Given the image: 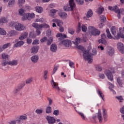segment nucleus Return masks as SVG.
I'll list each match as a JSON object with an SVG mask.
<instances>
[{"instance_id": "1", "label": "nucleus", "mask_w": 124, "mask_h": 124, "mask_svg": "<svg viewBox=\"0 0 124 124\" xmlns=\"http://www.w3.org/2000/svg\"><path fill=\"white\" fill-rule=\"evenodd\" d=\"M77 48L81 50L83 53V58L85 61H88V62H93V56H95L96 54V50L95 49H93V54L90 53L89 50H85V48L82 46H78Z\"/></svg>"}, {"instance_id": "2", "label": "nucleus", "mask_w": 124, "mask_h": 124, "mask_svg": "<svg viewBox=\"0 0 124 124\" xmlns=\"http://www.w3.org/2000/svg\"><path fill=\"white\" fill-rule=\"evenodd\" d=\"M32 26L33 28H35V29H37L36 32L37 35H39V34L41 33V32L40 31H42L43 29H48L49 28V25H48V24H43L39 25L37 23H33L32 24Z\"/></svg>"}, {"instance_id": "3", "label": "nucleus", "mask_w": 124, "mask_h": 124, "mask_svg": "<svg viewBox=\"0 0 124 124\" xmlns=\"http://www.w3.org/2000/svg\"><path fill=\"white\" fill-rule=\"evenodd\" d=\"M10 27H14L16 31H24L26 29V26L24 25V24L17 22H12L10 23Z\"/></svg>"}, {"instance_id": "4", "label": "nucleus", "mask_w": 124, "mask_h": 124, "mask_svg": "<svg viewBox=\"0 0 124 124\" xmlns=\"http://www.w3.org/2000/svg\"><path fill=\"white\" fill-rule=\"evenodd\" d=\"M108 9L111 10V11H115V13H117V17H118L119 19H121V14H123L124 10L123 8L119 9V7L117 6H115L114 7H108Z\"/></svg>"}, {"instance_id": "5", "label": "nucleus", "mask_w": 124, "mask_h": 124, "mask_svg": "<svg viewBox=\"0 0 124 124\" xmlns=\"http://www.w3.org/2000/svg\"><path fill=\"white\" fill-rule=\"evenodd\" d=\"M7 64L8 65H11V66H16V65H18V60H13L9 62L5 60L2 61L1 65L2 66H6Z\"/></svg>"}, {"instance_id": "6", "label": "nucleus", "mask_w": 124, "mask_h": 124, "mask_svg": "<svg viewBox=\"0 0 124 124\" xmlns=\"http://www.w3.org/2000/svg\"><path fill=\"white\" fill-rule=\"evenodd\" d=\"M70 7L68 6H65L63 7V10L65 11H70L73 10L75 7V3H74V0H69Z\"/></svg>"}, {"instance_id": "7", "label": "nucleus", "mask_w": 124, "mask_h": 124, "mask_svg": "<svg viewBox=\"0 0 124 124\" xmlns=\"http://www.w3.org/2000/svg\"><path fill=\"white\" fill-rule=\"evenodd\" d=\"M35 17V15L33 13L25 14L22 17V21H26V20H31Z\"/></svg>"}, {"instance_id": "8", "label": "nucleus", "mask_w": 124, "mask_h": 124, "mask_svg": "<svg viewBox=\"0 0 124 124\" xmlns=\"http://www.w3.org/2000/svg\"><path fill=\"white\" fill-rule=\"evenodd\" d=\"M112 72H114V71H111L109 70H107L105 72V74L106 75L107 77H108V80H110V81H113V80H114Z\"/></svg>"}, {"instance_id": "9", "label": "nucleus", "mask_w": 124, "mask_h": 124, "mask_svg": "<svg viewBox=\"0 0 124 124\" xmlns=\"http://www.w3.org/2000/svg\"><path fill=\"white\" fill-rule=\"evenodd\" d=\"M106 35L105 33H103L101 35V39H99L98 41L99 43H102V44H104V45H106L107 44V42H106Z\"/></svg>"}, {"instance_id": "10", "label": "nucleus", "mask_w": 124, "mask_h": 124, "mask_svg": "<svg viewBox=\"0 0 124 124\" xmlns=\"http://www.w3.org/2000/svg\"><path fill=\"white\" fill-rule=\"evenodd\" d=\"M117 48L122 54H124V46L123 43L121 42L118 43Z\"/></svg>"}, {"instance_id": "11", "label": "nucleus", "mask_w": 124, "mask_h": 124, "mask_svg": "<svg viewBox=\"0 0 124 124\" xmlns=\"http://www.w3.org/2000/svg\"><path fill=\"white\" fill-rule=\"evenodd\" d=\"M46 119L49 124H53L56 123V119H55V118L53 117L47 116L46 118Z\"/></svg>"}, {"instance_id": "12", "label": "nucleus", "mask_w": 124, "mask_h": 124, "mask_svg": "<svg viewBox=\"0 0 124 124\" xmlns=\"http://www.w3.org/2000/svg\"><path fill=\"white\" fill-rule=\"evenodd\" d=\"M51 85L53 89L57 90L58 92H60V87H59V84L54 81V80L51 81Z\"/></svg>"}, {"instance_id": "13", "label": "nucleus", "mask_w": 124, "mask_h": 124, "mask_svg": "<svg viewBox=\"0 0 124 124\" xmlns=\"http://www.w3.org/2000/svg\"><path fill=\"white\" fill-rule=\"evenodd\" d=\"M91 34H92V35H99V34H100V31L99 30L95 28H92V30L91 31Z\"/></svg>"}, {"instance_id": "14", "label": "nucleus", "mask_w": 124, "mask_h": 124, "mask_svg": "<svg viewBox=\"0 0 124 124\" xmlns=\"http://www.w3.org/2000/svg\"><path fill=\"white\" fill-rule=\"evenodd\" d=\"M62 44L67 48L71 47V42L69 40H66L62 42Z\"/></svg>"}, {"instance_id": "15", "label": "nucleus", "mask_w": 124, "mask_h": 124, "mask_svg": "<svg viewBox=\"0 0 124 124\" xmlns=\"http://www.w3.org/2000/svg\"><path fill=\"white\" fill-rule=\"evenodd\" d=\"M97 118L99 121V123H102V121H103V118L102 117V114H101V111L100 109L98 110Z\"/></svg>"}, {"instance_id": "16", "label": "nucleus", "mask_w": 124, "mask_h": 124, "mask_svg": "<svg viewBox=\"0 0 124 124\" xmlns=\"http://www.w3.org/2000/svg\"><path fill=\"white\" fill-rule=\"evenodd\" d=\"M52 22H54V23H56L58 27H62V26L63 25V22H62V21L60 19H53Z\"/></svg>"}, {"instance_id": "17", "label": "nucleus", "mask_w": 124, "mask_h": 124, "mask_svg": "<svg viewBox=\"0 0 124 124\" xmlns=\"http://www.w3.org/2000/svg\"><path fill=\"white\" fill-rule=\"evenodd\" d=\"M107 52L109 56H112V55L114 54L115 51L114 50V48H113V47H112L111 46H108Z\"/></svg>"}, {"instance_id": "18", "label": "nucleus", "mask_w": 124, "mask_h": 124, "mask_svg": "<svg viewBox=\"0 0 124 124\" xmlns=\"http://www.w3.org/2000/svg\"><path fill=\"white\" fill-rule=\"evenodd\" d=\"M28 35H29V33L27 32H23L21 33L20 37H19V39L20 40H23V39L27 38V37H28Z\"/></svg>"}, {"instance_id": "19", "label": "nucleus", "mask_w": 124, "mask_h": 124, "mask_svg": "<svg viewBox=\"0 0 124 124\" xmlns=\"http://www.w3.org/2000/svg\"><path fill=\"white\" fill-rule=\"evenodd\" d=\"M38 56L37 55H34L31 57V61L32 62H33L34 63H35L38 62Z\"/></svg>"}, {"instance_id": "20", "label": "nucleus", "mask_w": 124, "mask_h": 124, "mask_svg": "<svg viewBox=\"0 0 124 124\" xmlns=\"http://www.w3.org/2000/svg\"><path fill=\"white\" fill-rule=\"evenodd\" d=\"M66 35L65 34H62L61 33H58L56 35V37H60L59 40H62L63 38H66Z\"/></svg>"}, {"instance_id": "21", "label": "nucleus", "mask_w": 124, "mask_h": 124, "mask_svg": "<svg viewBox=\"0 0 124 124\" xmlns=\"http://www.w3.org/2000/svg\"><path fill=\"white\" fill-rule=\"evenodd\" d=\"M39 49V46H34L31 48V52L33 54H36L38 52V49Z\"/></svg>"}, {"instance_id": "22", "label": "nucleus", "mask_w": 124, "mask_h": 124, "mask_svg": "<svg viewBox=\"0 0 124 124\" xmlns=\"http://www.w3.org/2000/svg\"><path fill=\"white\" fill-rule=\"evenodd\" d=\"M59 16L62 19H66L67 18V14L65 12H61L59 13Z\"/></svg>"}, {"instance_id": "23", "label": "nucleus", "mask_w": 124, "mask_h": 124, "mask_svg": "<svg viewBox=\"0 0 124 124\" xmlns=\"http://www.w3.org/2000/svg\"><path fill=\"white\" fill-rule=\"evenodd\" d=\"M111 31L112 33V34L113 35H114V36H117V34L118 35V34L117 33V32L118 31V30H117V29H116V27L115 26H113L111 29Z\"/></svg>"}, {"instance_id": "24", "label": "nucleus", "mask_w": 124, "mask_h": 124, "mask_svg": "<svg viewBox=\"0 0 124 124\" xmlns=\"http://www.w3.org/2000/svg\"><path fill=\"white\" fill-rule=\"evenodd\" d=\"M25 86H26V83L25 82H22L18 84L16 87V88H17L18 90L21 91Z\"/></svg>"}, {"instance_id": "25", "label": "nucleus", "mask_w": 124, "mask_h": 124, "mask_svg": "<svg viewBox=\"0 0 124 124\" xmlns=\"http://www.w3.org/2000/svg\"><path fill=\"white\" fill-rule=\"evenodd\" d=\"M58 49V47L56 46V44H53L50 46V51L51 52H56Z\"/></svg>"}, {"instance_id": "26", "label": "nucleus", "mask_w": 124, "mask_h": 124, "mask_svg": "<svg viewBox=\"0 0 124 124\" xmlns=\"http://www.w3.org/2000/svg\"><path fill=\"white\" fill-rule=\"evenodd\" d=\"M97 93L100 97H101L103 100H104V95L102 93V91H101L100 89H97Z\"/></svg>"}, {"instance_id": "27", "label": "nucleus", "mask_w": 124, "mask_h": 124, "mask_svg": "<svg viewBox=\"0 0 124 124\" xmlns=\"http://www.w3.org/2000/svg\"><path fill=\"white\" fill-rule=\"evenodd\" d=\"M24 45V41H19L18 42L16 43L14 45V47H21L22 45Z\"/></svg>"}, {"instance_id": "28", "label": "nucleus", "mask_w": 124, "mask_h": 124, "mask_svg": "<svg viewBox=\"0 0 124 124\" xmlns=\"http://www.w3.org/2000/svg\"><path fill=\"white\" fill-rule=\"evenodd\" d=\"M1 57L2 59L4 60L3 61H8V59L9 58V55L5 53L2 54Z\"/></svg>"}, {"instance_id": "29", "label": "nucleus", "mask_w": 124, "mask_h": 124, "mask_svg": "<svg viewBox=\"0 0 124 124\" xmlns=\"http://www.w3.org/2000/svg\"><path fill=\"white\" fill-rule=\"evenodd\" d=\"M15 4V0H10L8 4L9 7H12Z\"/></svg>"}, {"instance_id": "30", "label": "nucleus", "mask_w": 124, "mask_h": 124, "mask_svg": "<svg viewBox=\"0 0 124 124\" xmlns=\"http://www.w3.org/2000/svg\"><path fill=\"white\" fill-rule=\"evenodd\" d=\"M4 23H7V19L4 17H1L0 18V24H3Z\"/></svg>"}, {"instance_id": "31", "label": "nucleus", "mask_w": 124, "mask_h": 124, "mask_svg": "<svg viewBox=\"0 0 124 124\" xmlns=\"http://www.w3.org/2000/svg\"><path fill=\"white\" fill-rule=\"evenodd\" d=\"M103 11H104V8L102 7H99L97 10V13L98 14H102Z\"/></svg>"}, {"instance_id": "32", "label": "nucleus", "mask_w": 124, "mask_h": 124, "mask_svg": "<svg viewBox=\"0 0 124 124\" xmlns=\"http://www.w3.org/2000/svg\"><path fill=\"white\" fill-rule=\"evenodd\" d=\"M93 16V11L90 9L86 15L87 18H91Z\"/></svg>"}, {"instance_id": "33", "label": "nucleus", "mask_w": 124, "mask_h": 124, "mask_svg": "<svg viewBox=\"0 0 124 124\" xmlns=\"http://www.w3.org/2000/svg\"><path fill=\"white\" fill-rule=\"evenodd\" d=\"M33 81V78H29L26 80V84H31Z\"/></svg>"}, {"instance_id": "34", "label": "nucleus", "mask_w": 124, "mask_h": 124, "mask_svg": "<svg viewBox=\"0 0 124 124\" xmlns=\"http://www.w3.org/2000/svg\"><path fill=\"white\" fill-rule=\"evenodd\" d=\"M81 39L80 38H77L76 39V41L74 43V44L75 45H77V48L78 47V46H78V45L79 44V43H80V42H81Z\"/></svg>"}, {"instance_id": "35", "label": "nucleus", "mask_w": 124, "mask_h": 124, "mask_svg": "<svg viewBox=\"0 0 124 124\" xmlns=\"http://www.w3.org/2000/svg\"><path fill=\"white\" fill-rule=\"evenodd\" d=\"M103 115L105 121H106V118H107V111L105 108L103 109Z\"/></svg>"}, {"instance_id": "36", "label": "nucleus", "mask_w": 124, "mask_h": 124, "mask_svg": "<svg viewBox=\"0 0 124 124\" xmlns=\"http://www.w3.org/2000/svg\"><path fill=\"white\" fill-rule=\"evenodd\" d=\"M107 35L108 38L109 39H112L113 38V37H112V35H111V33H110V31L109 29H107L106 30Z\"/></svg>"}, {"instance_id": "37", "label": "nucleus", "mask_w": 124, "mask_h": 124, "mask_svg": "<svg viewBox=\"0 0 124 124\" xmlns=\"http://www.w3.org/2000/svg\"><path fill=\"white\" fill-rule=\"evenodd\" d=\"M35 9L36 11L38 13H42V12H43V9L42 8V7L39 6L35 7Z\"/></svg>"}, {"instance_id": "38", "label": "nucleus", "mask_w": 124, "mask_h": 124, "mask_svg": "<svg viewBox=\"0 0 124 124\" xmlns=\"http://www.w3.org/2000/svg\"><path fill=\"white\" fill-rule=\"evenodd\" d=\"M68 32L70 34H74L75 32V30L72 28H69L68 30Z\"/></svg>"}, {"instance_id": "39", "label": "nucleus", "mask_w": 124, "mask_h": 124, "mask_svg": "<svg viewBox=\"0 0 124 124\" xmlns=\"http://www.w3.org/2000/svg\"><path fill=\"white\" fill-rule=\"evenodd\" d=\"M15 33H16V31L12 30L9 31L8 35L9 36H13L15 35Z\"/></svg>"}, {"instance_id": "40", "label": "nucleus", "mask_w": 124, "mask_h": 124, "mask_svg": "<svg viewBox=\"0 0 124 124\" xmlns=\"http://www.w3.org/2000/svg\"><path fill=\"white\" fill-rule=\"evenodd\" d=\"M0 34L1 35H6V31L3 28H0Z\"/></svg>"}, {"instance_id": "41", "label": "nucleus", "mask_w": 124, "mask_h": 124, "mask_svg": "<svg viewBox=\"0 0 124 124\" xmlns=\"http://www.w3.org/2000/svg\"><path fill=\"white\" fill-rule=\"evenodd\" d=\"M18 11H19V14L21 16H24V15H25V10H24V9L23 8L19 9L18 10Z\"/></svg>"}, {"instance_id": "42", "label": "nucleus", "mask_w": 124, "mask_h": 124, "mask_svg": "<svg viewBox=\"0 0 124 124\" xmlns=\"http://www.w3.org/2000/svg\"><path fill=\"white\" fill-rule=\"evenodd\" d=\"M53 41H54V38L51 37L50 38V39L47 40V45H51V44H52L53 43Z\"/></svg>"}, {"instance_id": "43", "label": "nucleus", "mask_w": 124, "mask_h": 124, "mask_svg": "<svg viewBox=\"0 0 124 124\" xmlns=\"http://www.w3.org/2000/svg\"><path fill=\"white\" fill-rule=\"evenodd\" d=\"M81 31V23H78V26L77 28V33H79Z\"/></svg>"}, {"instance_id": "44", "label": "nucleus", "mask_w": 124, "mask_h": 124, "mask_svg": "<svg viewBox=\"0 0 124 124\" xmlns=\"http://www.w3.org/2000/svg\"><path fill=\"white\" fill-rule=\"evenodd\" d=\"M77 3L79 4V5H82L84 4V0H76Z\"/></svg>"}, {"instance_id": "45", "label": "nucleus", "mask_w": 124, "mask_h": 124, "mask_svg": "<svg viewBox=\"0 0 124 124\" xmlns=\"http://www.w3.org/2000/svg\"><path fill=\"white\" fill-rule=\"evenodd\" d=\"M10 46V43H9L4 45L2 47V48H3V50H4V49H6L7 48H8V47Z\"/></svg>"}, {"instance_id": "46", "label": "nucleus", "mask_w": 124, "mask_h": 124, "mask_svg": "<svg viewBox=\"0 0 124 124\" xmlns=\"http://www.w3.org/2000/svg\"><path fill=\"white\" fill-rule=\"evenodd\" d=\"M25 3V0H18V5L19 7H22V5Z\"/></svg>"}, {"instance_id": "47", "label": "nucleus", "mask_w": 124, "mask_h": 124, "mask_svg": "<svg viewBox=\"0 0 124 124\" xmlns=\"http://www.w3.org/2000/svg\"><path fill=\"white\" fill-rule=\"evenodd\" d=\"M100 17V20L101 22H103V23H105L106 22V17H105L104 16H101Z\"/></svg>"}, {"instance_id": "48", "label": "nucleus", "mask_w": 124, "mask_h": 124, "mask_svg": "<svg viewBox=\"0 0 124 124\" xmlns=\"http://www.w3.org/2000/svg\"><path fill=\"white\" fill-rule=\"evenodd\" d=\"M51 112H52V109H51V107H48L46 109V113L47 114H49L50 113H51Z\"/></svg>"}, {"instance_id": "49", "label": "nucleus", "mask_w": 124, "mask_h": 124, "mask_svg": "<svg viewBox=\"0 0 124 124\" xmlns=\"http://www.w3.org/2000/svg\"><path fill=\"white\" fill-rule=\"evenodd\" d=\"M116 98L120 101V102H123L124 101V98L122 96H119L116 97Z\"/></svg>"}, {"instance_id": "50", "label": "nucleus", "mask_w": 124, "mask_h": 124, "mask_svg": "<svg viewBox=\"0 0 124 124\" xmlns=\"http://www.w3.org/2000/svg\"><path fill=\"white\" fill-rule=\"evenodd\" d=\"M78 114L80 117H81L82 120L84 121L86 120V117H85V115H84V113L82 112H78Z\"/></svg>"}, {"instance_id": "51", "label": "nucleus", "mask_w": 124, "mask_h": 124, "mask_svg": "<svg viewBox=\"0 0 124 124\" xmlns=\"http://www.w3.org/2000/svg\"><path fill=\"white\" fill-rule=\"evenodd\" d=\"M19 119L20 121H26L27 120V116L22 115L20 116Z\"/></svg>"}, {"instance_id": "52", "label": "nucleus", "mask_w": 124, "mask_h": 124, "mask_svg": "<svg viewBox=\"0 0 124 124\" xmlns=\"http://www.w3.org/2000/svg\"><path fill=\"white\" fill-rule=\"evenodd\" d=\"M81 30L82 31H84V32L87 31V27H86V26L85 25H82L81 26Z\"/></svg>"}, {"instance_id": "53", "label": "nucleus", "mask_w": 124, "mask_h": 124, "mask_svg": "<svg viewBox=\"0 0 124 124\" xmlns=\"http://www.w3.org/2000/svg\"><path fill=\"white\" fill-rule=\"evenodd\" d=\"M60 114V111L59 110H55L53 112V115H55V116H59V114Z\"/></svg>"}, {"instance_id": "54", "label": "nucleus", "mask_w": 124, "mask_h": 124, "mask_svg": "<svg viewBox=\"0 0 124 124\" xmlns=\"http://www.w3.org/2000/svg\"><path fill=\"white\" fill-rule=\"evenodd\" d=\"M117 83L119 84V86H122V85H123V80H120L119 78H118Z\"/></svg>"}, {"instance_id": "55", "label": "nucleus", "mask_w": 124, "mask_h": 124, "mask_svg": "<svg viewBox=\"0 0 124 124\" xmlns=\"http://www.w3.org/2000/svg\"><path fill=\"white\" fill-rule=\"evenodd\" d=\"M43 112V110L42 109H37L35 111V112L37 114H42Z\"/></svg>"}, {"instance_id": "56", "label": "nucleus", "mask_w": 124, "mask_h": 124, "mask_svg": "<svg viewBox=\"0 0 124 124\" xmlns=\"http://www.w3.org/2000/svg\"><path fill=\"white\" fill-rule=\"evenodd\" d=\"M96 69L97 71H101V70H102V68L98 65L96 66Z\"/></svg>"}, {"instance_id": "57", "label": "nucleus", "mask_w": 124, "mask_h": 124, "mask_svg": "<svg viewBox=\"0 0 124 124\" xmlns=\"http://www.w3.org/2000/svg\"><path fill=\"white\" fill-rule=\"evenodd\" d=\"M47 74H48V71H45L44 76V78L45 80H46V79H47Z\"/></svg>"}, {"instance_id": "58", "label": "nucleus", "mask_w": 124, "mask_h": 124, "mask_svg": "<svg viewBox=\"0 0 124 124\" xmlns=\"http://www.w3.org/2000/svg\"><path fill=\"white\" fill-rule=\"evenodd\" d=\"M50 12H51V13L53 14V15H51L52 16H55V15L56 14V12H57V10H56L55 9H52L50 11Z\"/></svg>"}, {"instance_id": "59", "label": "nucleus", "mask_w": 124, "mask_h": 124, "mask_svg": "<svg viewBox=\"0 0 124 124\" xmlns=\"http://www.w3.org/2000/svg\"><path fill=\"white\" fill-rule=\"evenodd\" d=\"M58 68H59V66H54V69H53V74H55V73H56V71H57V70H58Z\"/></svg>"}, {"instance_id": "60", "label": "nucleus", "mask_w": 124, "mask_h": 124, "mask_svg": "<svg viewBox=\"0 0 124 124\" xmlns=\"http://www.w3.org/2000/svg\"><path fill=\"white\" fill-rule=\"evenodd\" d=\"M46 40H47V37H44L42 39H41L40 41H41V42H42L43 43V42H45V41H46Z\"/></svg>"}, {"instance_id": "61", "label": "nucleus", "mask_w": 124, "mask_h": 124, "mask_svg": "<svg viewBox=\"0 0 124 124\" xmlns=\"http://www.w3.org/2000/svg\"><path fill=\"white\" fill-rule=\"evenodd\" d=\"M36 22H39L40 23H43V18H40V19H36Z\"/></svg>"}, {"instance_id": "62", "label": "nucleus", "mask_w": 124, "mask_h": 124, "mask_svg": "<svg viewBox=\"0 0 124 124\" xmlns=\"http://www.w3.org/2000/svg\"><path fill=\"white\" fill-rule=\"evenodd\" d=\"M69 65L72 68L73 67L74 68V63H73V62H69Z\"/></svg>"}, {"instance_id": "63", "label": "nucleus", "mask_w": 124, "mask_h": 124, "mask_svg": "<svg viewBox=\"0 0 124 124\" xmlns=\"http://www.w3.org/2000/svg\"><path fill=\"white\" fill-rule=\"evenodd\" d=\"M20 90H18V88H17L16 87V89L15 90H14L13 93H14L16 94Z\"/></svg>"}, {"instance_id": "64", "label": "nucleus", "mask_w": 124, "mask_h": 124, "mask_svg": "<svg viewBox=\"0 0 124 124\" xmlns=\"http://www.w3.org/2000/svg\"><path fill=\"white\" fill-rule=\"evenodd\" d=\"M120 112L121 113L124 114V107H123L122 108L120 109Z\"/></svg>"}]
</instances>
